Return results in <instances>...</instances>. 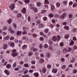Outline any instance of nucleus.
I'll use <instances>...</instances> for the list:
<instances>
[{"label":"nucleus","mask_w":77,"mask_h":77,"mask_svg":"<svg viewBox=\"0 0 77 77\" xmlns=\"http://www.w3.org/2000/svg\"><path fill=\"white\" fill-rule=\"evenodd\" d=\"M12 53L11 54L13 57H15L18 56V53L16 52V49H13L12 51Z\"/></svg>","instance_id":"f257e3e1"},{"label":"nucleus","mask_w":77,"mask_h":77,"mask_svg":"<svg viewBox=\"0 0 77 77\" xmlns=\"http://www.w3.org/2000/svg\"><path fill=\"white\" fill-rule=\"evenodd\" d=\"M8 44H9L10 46H11V47H15V43L13 42H9Z\"/></svg>","instance_id":"f03ea898"},{"label":"nucleus","mask_w":77,"mask_h":77,"mask_svg":"<svg viewBox=\"0 0 77 77\" xmlns=\"http://www.w3.org/2000/svg\"><path fill=\"white\" fill-rule=\"evenodd\" d=\"M66 15V13H64L60 17V18H62L63 19L64 17H65Z\"/></svg>","instance_id":"7ed1b4c3"},{"label":"nucleus","mask_w":77,"mask_h":77,"mask_svg":"<svg viewBox=\"0 0 77 77\" xmlns=\"http://www.w3.org/2000/svg\"><path fill=\"white\" fill-rule=\"evenodd\" d=\"M15 4H14V5H10V9L11 10H13V9H15Z\"/></svg>","instance_id":"20e7f679"},{"label":"nucleus","mask_w":77,"mask_h":77,"mask_svg":"<svg viewBox=\"0 0 77 77\" xmlns=\"http://www.w3.org/2000/svg\"><path fill=\"white\" fill-rule=\"evenodd\" d=\"M4 72L7 75H9L10 74V72H9L8 70H5Z\"/></svg>","instance_id":"39448f33"},{"label":"nucleus","mask_w":77,"mask_h":77,"mask_svg":"<svg viewBox=\"0 0 77 77\" xmlns=\"http://www.w3.org/2000/svg\"><path fill=\"white\" fill-rule=\"evenodd\" d=\"M12 20L11 18H10L9 19H8L7 20V22H8V24H11V23H12Z\"/></svg>","instance_id":"423d86ee"},{"label":"nucleus","mask_w":77,"mask_h":77,"mask_svg":"<svg viewBox=\"0 0 77 77\" xmlns=\"http://www.w3.org/2000/svg\"><path fill=\"white\" fill-rule=\"evenodd\" d=\"M21 12L23 14H26V9L25 8H23V9L22 10Z\"/></svg>","instance_id":"0eeeda50"},{"label":"nucleus","mask_w":77,"mask_h":77,"mask_svg":"<svg viewBox=\"0 0 77 77\" xmlns=\"http://www.w3.org/2000/svg\"><path fill=\"white\" fill-rule=\"evenodd\" d=\"M45 60H44L43 59H40L39 60V62L40 63H44Z\"/></svg>","instance_id":"6e6552de"},{"label":"nucleus","mask_w":77,"mask_h":77,"mask_svg":"<svg viewBox=\"0 0 77 77\" xmlns=\"http://www.w3.org/2000/svg\"><path fill=\"white\" fill-rule=\"evenodd\" d=\"M64 29L66 30H69V27L68 26H65L63 27Z\"/></svg>","instance_id":"1a4fd4ad"},{"label":"nucleus","mask_w":77,"mask_h":77,"mask_svg":"<svg viewBox=\"0 0 77 77\" xmlns=\"http://www.w3.org/2000/svg\"><path fill=\"white\" fill-rule=\"evenodd\" d=\"M52 72L53 73H56L57 72V69H53Z\"/></svg>","instance_id":"9d476101"},{"label":"nucleus","mask_w":77,"mask_h":77,"mask_svg":"<svg viewBox=\"0 0 77 77\" xmlns=\"http://www.w3.org/2000/svg\"><path fill=\"white\" fill-rule=\"evenodd\" d=\"M52 39L54 41H56V40H57V39L56 38V36H54L52 38Z\"/></svg>","instance_id":"9b49d317"},{"label":"nucleus","mask_w":77,"mask_h":77,"mask_svg":"<svg viewBox=\"0 0 77 77\" xmlns=\"http://www.w3.org/2000/svg\"><path fill=\"white\" fill-rule=\"evenodd\" d=\"M27 45H24L23 46L22 48V49H23V50H25V49H26V48H27Z\"/></svg>","instance_id":"f8f14e48"},{"label":"nucleus","mask_w":77,"mask_h":77,"mask_svg":"<svg viewBox=\"0 0 77 77\" xmlns=\"http://www.w3.org/2000/svg\"><path fill=\"white\" fill-rule=\"evenodd\" d=\"M69 37V34H66L64 36L65 39H68Z\"/></svg>","instance_id":"ddd939ff"},{"label":"nucleus","mask_w":77,"mask_h":77,"mask_svg":"<svg viewBox=\"0 0 77 77\" xmlns=\"http://www.w3.org/2000/svg\"><path fill=\"white\" fill-rule=\"evenodd\" d=\"M75 61V58L72 57L70 61V62H71L72 63V62H74Z\"/></svg>","instance_id":"4468645a"},{"label":"nucleus","mask_w":77,"mask_h":77,"mask_svg":"<svg viewBox=\"0 0 77 77\" xmlns=\"http://www.w3.org/2000/svg\"><path fill=\"white\" fill-rule=\"evenodd\" d=\"M51 10L52 11H54V6L53 5H51Z\"/></svg>","instance_id":"2eb2a0df"},{"label":"nucleus","mask_w":77,"mask_h":77,"mask_svg":"<svg viewBox=\"0 0 77 77\" xmlns=\"http://www.w3.org/2000/svg\"><path fill=\"white\" fill-rule=\"evenodd\" d=\"M8 47V45L7 44H4L3 46L4 49H6Z\"/></svg>","instance_id":"dca6fc26"},{"label":"nucleus","mask_w":77,"mask_h":77,"mask_svg":"<svg viewBox=\"0 0 77 77\" xmlns=\"http://www.w3.org/2000/svg\"><path fill=\"white\" fill-rule=\"evenodd\" d=\"M63 53H64V54L66 53H67V52H68L67 51V49H66V48H65L64 49H63Z\"/></svg>","instance_id":"f3484780"},{"label":"nucleus","mask_w":77,"mask_h":77,"mask_svg":"<svg viewBox=\"0 0 77 77\" xmlns=\"http://www.w3.org/2000/svg\"><path fill=\"white\" fill-rule=\"evenodd\" d=\"M41 5V3L39 2H37V6L38 7H40Z\"/></svg>","instance_id":"a211bd4d"},{"label":"nucleus","mask_w":77,"mask_h":77,"mask_svg":"<svg viewBox=\"0 0 77 77\" xmlns=\"http://www.w3.org/2000/svg\"><path fill=\"white\" fill-rule=\"evenodd\" d=\"M34 75L36 77H38L39 76V74H38V73L37 72L34 73Z\"/></svg>","instance_id":"6ab92c4d"},{"label":"nucleus","mask_w":77,"mask_h":77,"mask_svg":"<svg viewBox=\"0 0 77 77\" xmlns=\"http://www.w3.org/2000/svg\"><path fill=\"white\" fill-rule=\"evenodd\" d=\"M17 35L18 36H20V35H21V32L20 31H18L17 32Z\"/></svg>","instance_id":"aec40b11"},{"label":"nucleus","mask_w":77,"mask_h":77,"mask_svg":"<svg viewBox=\"0 0 77 77\" xmlns=\"http://www.w3.org/2000/svg\"><path fill=\"white\" fill-rule=\"evenodd\" d=\"M23 39L24 40H25L26 41H28V38H26V36H24L23 37Z\"/></svg>","instance_id":"412c9836"},{"label":"nucleus","mask_w":77,"mask_h":77,"mask_svg":"<svg viewBox=\"0 0 77 77\" xmlns=\"http://www.w3.org/2000/svg\"><path fill=\"white\" fill-rule=\"evenodd\" d=\"M6 67L9 69V68H11V65L10 64H8L6 66Z\"/></svg>","instance_id":"4be33fe9"},{"label":"nucleus","mask_w":77,"mask_h":77,"mask_svg":"<svg viewBox=\"0 0 77 77\" xmlns=\"http://www.w3.org/2000/svg\"><path fill=\"white\" fill-rule=\"evenodd\" d=\"M29 56H30L33 55V52H30L28 54Z\"/></svg>","instance_id":"5701e85b"},{"label":"nucleus","mask_w":77,"mask_h":77,"mask_svg":"<svg viewBox=\"0 0 77 77\" xmlns=\"http://www.w3.org/2000/svg\"><path fill=\"white\" fill-rule=\"evenodd\" d=\"M46 72V69L44 68L42 69V72L43 73H45Z\"/></svg>","instance_id":"b1692460"},{"label":"nucleus","mask_w":77,"mask_h":77,"mask_svg":"<svg viewBox=\"0 0 77 77\" xmlns=\"http://www.w3.org/2000/svg\"><path fill=\"white\" fill-rule=\"evenodd\" d=\"M57 7L59 8V7H60V4L59 2H57L56 4Z\"/></svg>","instance_id":"393cba45"},{"label":"nucleus","mask_w":77,"mask_h":77,"mask_svg":"<svg viewBox=\"0 0 77 77\" xmlns=\"http://www.w3.org/2000/svg\"><path fill=\"white\" fill-rule=\"evenodd\" d=\"M68 17L69 18H72L73 15L72 14H69L68 15Z\"/></svg>","instance_id":"a878e982"},{"label":"nucleus","mask_w":77,"mask_h":77,"mask_svg":"<svg viewBox=\"0 0 77 77\" xmlns=\"http://www.w3.org/2000/svg\"><path fill=\"white\" fill-rule=\"evenodd\" d=\"M46 56L47 57H50V54L48 53H46Z\"/></svg>","instance_id":"bb28decb"},{"label":"nucleus","mask_w":77,"mask_h":77,"mask_svg":"<svg viewBox=\"0 0 77 77\" xmlns=\"http://www.w3.org/2000/svg\"><path fill=\"white\" fill-rule=\"evenodd\" d=\"M21 14L20 13L18 14L17 16V18H21Z\"/></svg>","instance_id":"cd10ccee"},{"label":"nucleus","mask_w":77,"mask_h":77,"mask_svg":"<svg viewBox=\"0 0 77 77\" xmlns=\"http://www.w3.org/2000/svg\"><path fill=\"white\" fill-rule=\"evenodd\" d=\"M24 66L26 68H29V64L27 63L24 64Z\"/></svg>","instance_id":"c85d7f7f"},{"label":"nucleus","mask_w":77,"mask_h":77,"mask_svg":"<svg viewBox=\"0 0 77 77\" xmlns=\"http://www.w3.org/2000/svg\"><path fill=\"white\" fill-rule=\"evenodd\" d=\"M66 68V66L65 65H63L61 67V69H65Z\"/></svg>","instance_id":"c756f323"},{"label":"nucleus","mask_w":77,"mask_h":77,"mask_svg":"<svg viewBox=\"0 0 77 77\" xmlns=\"http://www.w3.org/2000/svg\"><path fill=\"white\" fill-rule=\"evenodd\" d=\"M9 38H10V36L9 35H7L5 38V39L6 40H8Z\"/></svg>","instance_id":"7c9ffc66"},{"label":"nucleus","mask_w":77,"mask_h":77,"mask_svg":"<svg viewBox=\"0 0 77 77\" xmlns=\"http://www.w3.org/2000/svg\"><path fill=\"white\" fill-rule=\"evenodd\" d=\"M33 10L34 12H36L38 11L37 8H33Z\"/></svg>","instance_id":"2f4dec72"},{"label":"nucleus","mask_w":77,"mask_h":77,"mask_svg":"<svg viewBox=\"0 0 77 77\" xmlns=\"http://www.w3.org/2000/svg\"><path fill=\"white\" fill-rule=\"evenodd\" d=\"M2 34L4 36H5V35H7V32H3L2 33Z\"/></svg>","instance_id":"473e14b6"},{"label":"nucleus","mask_w":77,"mask_h":77,"mask_svg":"<svg viewBox=\"0 0 77 77\" xmlns=\"http://www.w3.org/2000/svg\"><path fill=\"white\" fill-rule=\"evenodd\" d=\"M77 70L76 69H75L73 70V74H76L77 73Z\"/></svg>","instance_id":"72a5a7b5"},{"label":"nucleus","mask_w":77,"mask_h":77,"mask_svg":"<svg viewBox=\"0 0 77 77\" xmlns=\"http://www.w3.org/2000/svg\"><path fill=\"white\" fill-rule=\"evenodd\" d=\"M44 47L45 48H47L48 47V45H47V44H45V45H44Z\"/></svg>","instance_id":"f704fd0d"},{"label":"nucleus","mask_w":77,"mask_h":77,"mask_svg":"<svg viewBox=\"0 0 77 77\" xmlns=\"http://www.w3.org/2000/svg\"><path fill=\"white\" fill-rule=\"evenodd\" d=\"M77 6V3H75L73 4V8H75Z\"/></svg>","instance_id":"c9c22d12"},{"label":"nucleus","mask_w":77,"mask_h":77,"mask_svg":"<svg viewBox=\"0 0 77 77\" xmlns=\"http://www.w3.org/2000/svg\"><path fill=\"white\" fill-rule=\"evenodd\" d=\"M24 2H25V3H29V2H30V0H25Z\"/></svg>","instance_id":"e433bc0d"},{"label":"nucleus","mask_w":77,"mask_h":77,"mask_svg":"<svg viewBox=\"0 0 77 77\" xmlns=\"http://www.w3.org/2000/svg\"><path fill=\"white\" fill-rule=\"evenodd\" d=\"M10 33L11 34H13V33H14V30H13L11 29L10 31Z\"/></svg>","instance_id":"4c0bfd02"},{"label":"nucleus","mask_w":77,"mask_h":77,"mask_svg":"<svg viewBox=\"0 0 77 77\" xmlns=\"http://www.w3.org/2000/svg\"><path fill=\"white\" fill-rule=\"evenodd\" d=\"M76 30H77V29L76 28H73L72 29V31L73 32H76Z\"/></svg>","instance_id":"58836bf2"},{"label":"nucleus","mask_w":77,"mask_h":77,"mask_svg":"<svg viewBox=\"0 0 77 77\" xmlns=\"http://www.w3.org/2000/svg\"><path fill=\"white\" fill-rule=\"evenodd\" d=\"M60 36L58 35L57 36V41H59L60 40Z\"/></svg>","instance_id":"ea45409f"},{"label":"nucleus","mask_w":77,"mask_h":77,"mask_svg":"<svg viewBox=\"0 0 77 77\" xmlns=\"http://www.w3.org/2000/svg\"><path fill=\"white\" fill-rule=\"evenodd\" d=\"M45 4H48L49 3V2L47 0H45Z\"/></svg>","instance_id":"a19ab883"},{"label":"nucleus","mask_w":77,"mask_h":77,"mask_svg":"<svg viewBox=\"0 0 77 77\" xmlns=\"http://www.w3.org/2000/svg\"><path fill=\"white\" fill-rule=\"evenodd\" d=\"M22 33L23 35H26L27 33V32L24 31L22 32Z\"/></svg>","instance_id":"79ce46f5"},{"label":"nucleus","mask_w":77,"mask_h":77,"mask_svg":"<svg viewBox=\"0 0 77 77\" xmlns=\"http://www.w3.org/2000/svg\"><path fill=\"white\" fill-rule=\"evenodd\" d=\"M13 26L14 28H17V25L15 23H13Z\"/></svg>","instance_id":"37998d69"},{"label":"nucleus","mask_w":77,"mask_h":77,"mask_svg":"<svg viewBox=\"0 0 77 77\" xmlns=\"http://www.w3.org/2000/svg\"><path fill=\"white\" fill-rule=\"evenodd\" d=\"M27 30V28L25 27H24L23 28V31H26Z\"/></svg>","instance_id":"c03bdc74"},{"label":"nucleus","mask_w":77,"mask_h":77,"mask_svg":"<svg viewBox=\"0 0 77 77\" xmlns=\"http://www.w3.org/2000/svg\"><path fill=\"white\" fill-rule=\"evenodd\" d=\"M48 49L51 51H53V48L52 47H50V48H48Z\"/></svg>","instance_id":"a18cd8bd"},{"label":"nucleus","mask_w":77,"mask_h":77,"mask_svg":"<svg viewBox=\"0 0 77 77\" xmlns=\"http://www.w3.org/2000/svg\"><path fill=\"white\" fill-rule=\"evenodd\" d=\"M71 50V48H68V50H67V52H69Z\"/></svg>","instance_id":"49530a36"},{"label":"nucleus","mask_w":77,"mask_h":77,"mask_svg":"<svg viewBox=\"0 0 77 77\" xmlns=\"http://www.w3.org/2000/svg\"><path fill=\"white\" fill-rule=\"evenodd\" d=\"M14 42L15 43H18L19 41L17 39H15L14 40Z\"/></svg>","instance_id":"de8ad7c7"},{"label":"nucleus","mask_w":77,"mask_h":77,"mask_svg":"<svg viewBox=\"0 0 77 77\" xmlns=\"http://www.w3.org/2000/svg\"><path fill=\"white\" fill-rule=\"evenodd\" d=\"M62 25H63V26H65L66 25H67V23L66 22H64V23H62Z\"/></svg>","instance_id":"09e8293b"},{"label":"nucleus","mask_w":77,"mask_h":77,"mask_svg":"<svg viewBox=\"0 0 77 77\" xmlns=\"http://www.w3.org/2000/svg\"><path fill=\"white\" fill-rule=\"evenodd\" d=\"M44 31L45 33H47L48 32V29H46Z\"/></svg>","instance_id":"8fccbe9b"},{"label":"nucleus","mask_w":77,"mask_h":77,"mask_svg":"<svg viewBox=\"0 0 77 77\" xmlns=\"http://www.w3.org/2000/svg\"><path fill=\"white\" fill-rule=\"evenodd\" d=\"M74 42L72 41H71V42L70 43V45H73V44H74Z\"/></svg>","instance_id":"3c124183"},{"label":"nucleus","mask_w":77,"mask_h":77,"mask_svg":"<svg viewBox=\"0 0 77 77\" xmlns=\"http://www.w3.org/2000/svg\"><path fill=\"white\" fill-rule=\"evenodd\" d=\"M7 29H8V28H7V27H6V26L4 27L3 28V30H7Z\"/></svg>","instance_id":"603ef678"},{"label":"nucleus","mask_w":77,"mask_h":77,"mask_svg":"<svg viewBox=\"0 0 77 77\" xmlns=\"http://www.w3.org/2000/svg\"><path fill=\"white\" fill-rule=\"evenodd\" d=\"M28 21H31V19L30 18V16H29L28 17Z\"/></svg>","instance_id":"864d4df0"},{"label":"nucleus","mask_w":77,"mask_h":77,"mask_svg":"<svg viewBox=\"0 0 77 77\" xmlns=\"http://www.w3.org/2000/svg\"><path fill=\"white\" fill-rule=\"evenodd\" d=\"M47 11L45 10H43L42 11L41 13V14H44V13H45V12Z\"/></svg>","instance_id":"5fc2aeb1"},{"label":"nucleus","mask_w":77,"mask_h":77,"mask_svg":"<svg viewBox=\"0 0 77 77\" xmlns=\"http://www.w3.org/2000/svg\"><path fill=\"white\" fill-rule=\"evenodd\" d=\"M49 45H52V44H53V42H52L51 41H50L49 42Z\"/></svg>","instance_id":"6e6d98bb"},{"label":"nucleus","mask_w":77,"mask_h":77,"mask_svg":"<svg viewBox=\"0 0 77 77\" xmlns=\"http://www.w3.org/2000/svg\"><path fill=\"white\" fill-rule=\"evenodd\" d=\"M60 46L61 47H63V43L62 42H60Z\"/></svg>","instance_id":"4d7b16f0"},{"label":"nucleus","mask_w":77,"mask_h":77,"mask_svg":"<svg viewBox=\"0 0 77 77\" xmlns=\"http://www.w3.org/2000/svg\"><path fill=\"white\" fill-rule=\"evenodd\" d=\"M34 55L35 56H39V54L37 52H35V53Z\"/></svg>","instance_id":"13d9d810"},{"label":"nucleus","mask_w":77,"mask_h":77,"mask_svg":"<svg viewBox=\"0 0 77 77\" xmlns=\"http://www.w3.org/2000/svg\"><path fill=\"white\" fill-rule=\"evenodd\" d=\"M59 17V15L58 14H56L55 15V18H58Z\"/></svg>","instance_id":"bf43d9fd"},{"label":"nucleus","mask_w":77,"mask_h":77,"mask_svg":"<svg viewBox=\"0 0 77 77\" xmlns=\"http://www.w3.org/2000/svg\"><path fill=\"white\" fill-rule=\"evenodd\" d=\"M32 35L33 36H34V38H36L37 37V35L36 34H35L34 33L32 34Z\"/></svg>","instance_id":"052dcab7"},{"label":"nucleus","mask_w":77,"mask_h":77,"mask_svg":"<svg viewBox=\"0 0 77 77\" xmlns=\"http://www.w3.org/2000/svg\"><path fill=\"white\" fill-rule=\"evenodd\" d=\"M29 6L30 8H33V5L32 4H30L29 5Z\"/></svg>","instance_id":"680f3d73"},{"label":"nucleus","mask_w":77,"mask_h":77,"mask_svg":"<svg viewBox=\"0 0 77 77\" xmlns=\"http://www.w3.org/2000/svg\"><path fill=\"white\" fill-rule=\"evenodd\" d=\"M31 63L32 64H35V63H36V62H35V61H32L31 62Z\"/></svg>","instance_id":"e2e57ef3"},{"label":"nucleus","mask_w":77,"mask_h":77,"mask_svg":"<svg viewBox=\"0 0 77 77\" xmlns=\"http://www.w3.org/2000/svg\"><path fill=\"white\" fill-rule=\"evenodd\" d=\"M28 72V70H27L25 71H24V72H23V74H27Z\"/></svg>","instance_id":"0e129e2a"},{"label":"nucleus","mask_w":77,"mask_h":77,"mask_svg":"<svg viewBox=\"0 0 77 77\" xmlns=\"http://www.w3.org/2000/svg\"><path fill=\"white\" fill-rule=\"evenodd\" d=\"M44 21H46L47 20V17H44L43 18Z\"/></svg>","instance_id":"69168bd1"},{"label":"nucleus","mask_w":77,"mask_h":77,"mask_svg":"<svg viewBox=\"0 0 77 77\" xmlns=\"http://www.w3.org/2000/svg\"><path fill=\"white\" fill-rule=\"evenodd\" d=\"M41 23V22H40V20H37V24H39Z\"/></svg>","instance_id":"338daca9"},{"label":"nucleus","mask_w":77,"mask_h":77,"mask_svg":"<svg viewBox=\"0 0 77 77\" xmlns=\"http://www.w3.org/2000/svg\"><path fill=\"white\" fill-rule=\"evenodd\" d=\"M14 37L13 36H12L10 37V40H14Z\"/></svg>","instance_id":"774afa93"}]
</instances>
